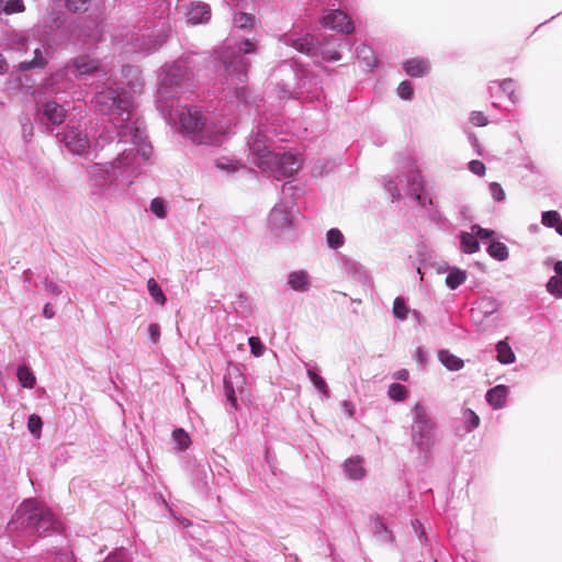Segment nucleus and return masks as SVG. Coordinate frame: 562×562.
Wrapping results in <instances>:
<instances>
[{"mask_svg": "<svg viewBox=\"0 0 562 562\" xmlns=\"http://www.w3.org/2000/svg\"><path fill=\"white\" fill-rule=\"evenodd\" d=\"M16 376L23 387L33 389L36 383L33 371L26 366H20L18 368Z\"/></svg>", "mask_w": 562, "mask_h": 562, "instance_id": "obj_22", "label": "nucleus"}, {"mask_svg": "<svg viewBox=\"0 0 562 562\" xmlns=\"http://www.w3.org/2000/svg\"><path fill=\"white\" fill-rule=\"evenodd\" d=\"M288 284L294 291L303 292L310 286V278L306 271H293L288 277Z\"/></svg>", "mask_w": 562, "mask_h": 562, "instance_id": "obj_17", "label": "nucleus"}, {"mask_svg": "<svg viewBox=\"0 0 562 562\" xmlns=\"http://www.w3.org/2000/svg\"><path fill=\"white\" fill-rule=\"evenodd\" d=\"M148 336L154 344H157L160 339V326L156 323L149 324L147 328Z\"/></svg>", "mask_w": 562, "mask_h": 562, "instance_id": "obj_47", "label": "nucleus"}, {"mask_svg": "<svg viewBox=\"0 0 562 562\" xmlns=\"http://www.w3.org/2000/svg\"><path fill=\"white\" fill-rule=\"evenodd\" d=\"M326 240L328 246H342L345 243V236L338 228H330L327 232Z\"/></svg>", "mask_w": 562, "mask_h": 562, "instance_id": "obj_36", "label": "nucleus"}, {"mask_svg": "<svg viewBox=\"0 0 562 562\" xmlns=\"http://www.w3.org/2000/svg\"><path fill=\"white\" fill-rule=\"evenodd\" d=\"M299 217L300 211L294 199H282L269 213L268 229L276 237L286 236L296 226Z\"/></svg>", "mask_w": 562, "mask_h": 562, "instance_id": "obj_6", "label": "nucleus"}, {"mask_svg": "<svg viewBox=\"0 0 562 562\" xmlns=\"http://www.w3.org/2000/svg\"><path fill=\"white\" fill-rule=\"evenodd\" d=\"M167 36L159 35L155 41H150V44L143 48L144 52L149 53L153 50H156L158 47H160L166 42Z\"/></svg>", "mask_w": 562, "mask_h": 562, "instance_id": "obj_50", "label": "nucleus"}, {"mask_svg": "<svg viewBox=\"0 0 562 562\" xmlns=\"http://www.w3.org/2000/svg\"><path fill=\"white\" fill-rule=\"evenodd\" d=\"M307 375H308L311 382L313 383V385L317 390L323 392L325 395H328V386L322 376H319L315 371H313L311 369L307 370Z\"/></svg>", "mask_w": 562, "mask_h": 562, "instance_id": "obj_38", "label": "nucleus"}, {"mask_svg": "<svg viewBox=\"0 0 562 562\" xmlns=\"http://www.w3.org/2000/svg\"><path fill=\"white\" fill-rule=\"evenodd\" d=\"M66 117V111L64 108L56 102H47L42 111V119H45L53 125H59Z\"/></svg>", "mask_w": 562, "mask_h": 562, "instance_id": "obj_15", "label": "nucleus"}, {"mask_svg": "<svg viewBox=\"0 0 562 562\" xmlns=\"http://www.w3.org/2000/svg\"><path fill=\"white\" fill-rule=\"evenodd\" d=\"M88 0H66V5L69 10L76 12L80 10H86V4Z\"/></svg>", "mask_w": 562, "mask_h": 562, "instance_id": "obj_49", "label": "nucleus"}, {"mask_svg": "<svg viewBox=\"0 0 562 562\" xmlns=\"http://www.w3.org/2000/svg\"><path fill=\"white\" fill-rule=\"evenodd\" d=\"M281 41L288 45L292 46L300 53H304L307 56H322L323 59L329 61H337L341 58L339 52L335 48H330L328 46H316L314 44V37L311 34L299 35L295 32L284 34Z\"/></svg>", "mask_w": 562, "mask_h": 562, "instance_id": "obj_8", "label": "nucleus"}, {"mask_svg": "<svg viewBox=\"0 0 562 562\" xmlns=\"http://www.w3.org/2000/svg\"><path fill=\"white\" fill-rule=\"evenodd\" d=\"M184 75L186 64L182 60L162 67L157 89V106L160 113L192 143L221 145L233 133V125L228 119H207L196 106L178 105L176 97Z\"/></svg>", "mask_w": 562, "mask_h": 562, "instance_id": "obj_2", "label": "nucleus"}, {"mask_svg": "<svg viewBox=\"0 0 562 562\" xmlns=\"http://www.w3.org/2000/svg\"><path fill=\"white\" fill-rule=\"evenodd\" d=\"M467 279V274L464 271L458 268H450L448 270V274L446 278V284L451 290L457 289L460 284H462Z\"/></svg>", "mask_w": 562, "mask_h": 562, "instance_id": "obj_23", "label": "nucleus"}, {"mask_svg": "<svg viewBox=\"0 0 562 562\" xmlns=\"http://www.w3.org/2000/svg\"><path fill=\"white\" fill-rule=\"evenodd\" d=\"M45 59L42 56V52L40 48H35L34 50V58L32 61H23L20 64L21 70H27L36 67H43L45 65Z\"/></svg>", "mask_w": 562, "mask_h": 562, "instance_id": "obj_31", "label": "nucleus"}, {"mask_svg": "<svg viewBox=\"0 0 562 562\" xmlns=\"http://www.w3.org/2000/svg\"><path fill=\"white\" fill-rule=\"evenodd\" d=\"M486 249H487L488 255L498 261H504L508 258L507 248H486Z\"/></svg>", "mask_w": 562, "mask_h": 562, "instance_id": "obj_46", "label": "nucleus"}, {"mask_svg": "<svg viewBox=\"0 0 562 562\" xmlns=\"http://www.w3.org/2000/svg\"><path fill=\"white\" fill-rule=\"evenodd\" d=\"M469 169L471 172L480 177L484 176L486 170L484 164L480 160L470 161Z\"/></svg>", "mask_w": 562, "mask_h": 562, "instance_id": "obj_48", "label": "nucleus"}, {"mask_svg": "<svg viewBox=\"0 0 562 562\" xmlns=\"http://www.w3.org/2000/svg\"><path fill=\"white\" fill-rule=\"evenodd\" d=\"M497 351V360L503 364L514 363L516 360V356L512 349V347L505 341L502 340L496 345Z\"/></svg>", "mask_w": 562, "mask_h": 562, "instance_id": "obj_21", "label": "nucleus"}, {"mask_svg": "<svg viewBox=\"0 0 562 562\" xmlns=\"http://www.w3.org/2000/svg\"><path fill=\"white\" fill-rule=\"evenodd\" d=\"M496 233L494 231L482 228L473 225L470 232H465L461 236V246H479L480 243L488 244V246H504L495 240Z\"/></svg>", "mask_w": 562, "mask_h": 562, "instance_id": "obj_12", "label": "nucleus"}, {"mask_svg": "<svg viewBox=\"0 0 562 562\" xmlns=\"http://www.w3.org/2000/svg\"><path fill=\"white\" fill-rule=\"evenodd\" d=\"M319 22L324 27L337 33L351 34L355 31L351 18L339 9L325 10Z\"/></svg>", "mask_w": 562, "mask_h": 562, "instance_id": "obj_10", "label": "nucleus"}, {"mask_svg": "<svg viewBox=\"0 0 562 562\" xmlns=\"http://www.w3.org/2000/svg\"><path fill=\"white\" fill-rule=\"evenodd\" d=\"M468 249H469V252H473L476 248L470 247Z\"/></svg>", "mask_w": 562, "mask_h": 562, "instance_id": "obj_64", "label": "nucleus"}, {"mask_svg": "<svg viewBox=\"0 0 562 562\" xmlns=\"http://www.w3.org/2000/svg\"><path fill=\"white\" fill-rule=\"evenodd\" d=\"M256 45L249 40H245L238 50L227 48L218 54V58L223 64L224 72L236 83L244 82V76L248 69V63L243 54L254 53Z\"/></svg>", "mask_w": 562, "mask_h": 562, "instance_id": "obj_7", "label": "nucleus"}, {"mask_svg": "<svg viewBox=\"0 0 562 562\" xmlns=\"http://www.w3.org/2000/svg\"><path fill=\"white\" fill-rule=\"evenodd\" d=\"M215 166L217 169L225 171L227 173L236 172L241 168V164L237 160L221 157L215 160Z\"/></svg>", "mask_w": 562, "mask_h": 562, "instance_id": "obj_27", "label": "nucleus"}, {"mask_svg": "<svg viewBox=\"0 0 562 562\" xmlns=\"http://www.w3.org/2000/svg\"><path fill=\"white\" fill-rule=\"evenodd\" d=\"M346 475L351 480H361L366 475V470L360 458H350L344 463Z\"/></svg>", "mask_w": 562, "mask_h": 562, "instance_id": "obj_19", "label": "nucleus"}, {"mask_svg": "<svg viewBox=\"0 0 562 562\" xmlns=\"http://www.w3.org/2000/svg\"><path fill=\"white\" fill-rule=\"evenodd\" d=\"M255 18L247 13H238L234 16V26L238 29H247L254 25Z\"/></svg>", "mask_w": 562, "mask_h": 562, "instance_id": "obj_35", "label": "nucleus"}, {"mask_svg": "<svg viewBox=\"0 0 562 562\" xmlns=\"http://www.w3.org/2000/svg\"><path fill=\"white\" fill-rule=\"evenodd\" d=\"M470 122L475 126H485L488 123L487 117L484 115L483 112L480 111H473L470 114Z\"/></svg>", "mask_w": 562, "mask_h": 562, "instance_id": "obj_44", "label": "nucleus"}, {"mask_svg": "<svg viewBox=\"0 0 562 562\" xmlns=\"http://www.w3.org/2000/svg\"><path fill=\"white\" fill-rule=\"evenodd\" d=\"M414 358L422 366H424L426 363V360H427L426 352L422 348H417L415 350Z\"/></svg>", "mask_w": 562, "mask_h": 562, "instance_id": "obj_54", "label": "nucleus"}, {"mask_svg": "<svg viewBox=\"0 0 562 562\" xmlns=\"http://www.w3.org/2000/svg\"><path fill=\"white\" fill-rule=\"evenodd\" d=\"M554 272H555V276H558L559 278L562 279V261H557L554 263Z\"/></svg>", "mask_w": 562, "mask_h": 562, "instance_id": "obj_60", "label": "nucleus"}, {"mask_svg": "<svg viewBox=\"0 0 562 562\" xmlns=\"http://www.w3.org/2000/svg\"><path fill=\"white\" fill-rule=\"evenodd\" d=\"M488 190H490V193L492 195V198L497 201V202H502L505 200V191L504 189L502 188V186L497 182H491L490 186H488Z\"/></svg>", "mask_w": 562, "mask_h": 562, "instance_id": "obj_43", "label": "nucleus"}, {"mask_svg": "<svg viewBox=\"0 0 562 562\" xmlns=\"http://www.w3.org/2000/svg\"><path fill=\"white\" fill-rule=\"evenodd\" d=\"M147 289L150 294V296L154 299V301L159 305H165L166 303V296L160 288V285L157 283L155 279H149L147 281Z\"/></svg>", "mask_w": 562, "mask_h": 562, "instance_id": "obj_28", "label": "nucleus"}, {"mask_svg": "<svg viewBox=\"0 0 562 562\" xmlns=\"http://www.w3.org/2000/svg\"><path fill=\"white\" fill-rule=\"evenodd\" d=\"M405 72L411 77H423L428 74L430 63L427 58L414 57L403 63Z\"/></svg>", "mask_w": 562, "mask_h": 562, "instance_id": "obj_14", "label": "nucleus"}, {"mask_svg": "<svg viewBox=\"0 0 562 562\" xmlns=\"http://www.w3.org/2000/svg\"><path fill=\"white\" fill-rule=\"evenodd\" d=\"M150 211L158 217L165 218L167 216V203L161 198H155L150 202Z\"/></svg>", "mask_w": 562, "mask_h": 562, "instance_id": "obj_33", "label": "nucleus"}, {"mask_svg": "<svg viewBox=\"0 0 562 562\" xmlns=\"http://www.w3.org/2000/svg\"><path fill=\"white\" fill-rule=\"evenodd\" d=\"M60 562H72V559L69 555H64Z\"/></svg>", "mask_w": 562, "mask_h": 562, "instance_id": "obj_63", "label": "nucleus"}, {"mask_svg": "<svg viewBox=\"0 0 562 562\" xmlns=\"http://www.w3.org/2000/svg\"><path fill=\"white\" fill-rule=\"evenodd\" d=\"M409 376V373L406 369H401L395 372L394 378L397 380L406 381Z\"/></svg>", "mask_w": 562, "mask_h": 562, "instance_id": "obj_56", "label": "nucleus"}, {"mask_svg": "<svg viewBox=\"0 0 562 562\" xmlns=\"http://www.w3.org/2000/svg\"><path fill=\"white\" fill-rule=\"evenodd\" d=\"M24 3L22 0H9L3 2L0 0V13L12 14L24 11Z\"/></svg>", "mask_w": 562, "mask_h": 562, "instance_id": "obj_29", "label": "nucleus"}, {"mask_svg": "<svg viewBox=\"0 0 562 562\" xmlns=\"http://www.w3.org/2000/svg\"><path fill=\"white\" fill-rule=\"evenodd\" d=\"M469 139H470V142H471V144H472V146H473L474 148H477V147H479V140H477V138H476L475 136L470 135V136H469Z\"/></svg>", "mask_w": 562, "mask_h": 562, "instance_id": "obj_61", "label": "nucleus"}, {"mask_svg": "<svg viewBox=\"0 0 562 562\" xmlns=\"http://www.w3.org/2000/svg\"><path fill=\"white\" fill-rule=\"evenodd\" d=\"M412 426L411 439L419 456L427 459L435 445L436 423L431 418L428 408L422 402H417L411 409Z\"/></svg>", "mask_w": 562, "mask_h": 562, "instance_id": "obj_5", "label": "nucleus"}, {"mask_svg": "<svg viewBox=\"0 0 562 562\" xmlns=\"http://www.w3.org/2000/svg\"><path fill=\"white\" fill-rule=\"evenodd\" d=\"M560 221L561 216L557 211H547L542 213L541 222L547 227L557 228Z\"/></svg>", "mask_w": 562, "mask_h": 562, "instance_id": "obj_39", "label": "nucleus"}, {"mask_svg": "<svg viewBox=\"0 0 562 562\" xmlns=\"http://www.w3.org/2000/svg\"><path fill=\"white\" fill-rule=\"evenodd\" d=\"M7 72V60L2 54H0V75Z\"/></svg>", "mask_w": 562, "mask_h": 562, "instance_id": "obj_59", "label": "nucleus"}, {"mask_svg": "<svg viewBox=\"0 0 562 562\" xmlns=\"http://www.w3.org/2000/svg\"><path fill=\"white\" fill-rule=\"evenodd\" d=\"M187 20L191 24H200L207 22L211 16V9L207 4L201 2H192L187 10Z\"/></svg>", "mask_w": 562, "mask_h": 562, "instance_id": "obj_13", "label": "nucleus"}, {"mask_svg": "<svg viewBox=\"0 0 562 562\" xmlns=\"http://www.w3.org/2000/svg\"><path fill=\"white\" fill-rule=\"evenodd\" d=\"M515 82L512 79H505L501 82H492L488 87L491 93H493L494 90H502L504 93L508 95V98L514 102L516 100L514 92H515Z\"/></svg>", "mask_w": 562, "mask_h": 562, "instance_id": "obj_24", "label": "nucleus"}, {"mask_svg": "<svg viewBox=\"0 0 562 562\" xmlns=\"http://www.w3.org/2000/svg\"><path fill=\"white\" fill-rule=\"evenodd\" d=\"M507 395V386L499 384L487 391L486 401L494 409H498L505 406Z\"/></svg>", "mask_w": 562, "mask_h": 562, "instance_id": "obj_16", "label": "nucleus"}, {"mask_svg": "<svg viewBox=\"0 0 562 562\" xmlns=\"http://www.w3.org/2000/svg\"><path fill=\"white\" fill-rule=\"evenodd\" d=\"M225 396L233 407H237V400L232 383L228 380H224Z\"/></svg>", "mask_w": 562, "mask_h": 562, "instance_id": "obj_45", "label": "nucleus"}, {"mask_svg": "<svg viewBox=\"0 0 562 562\" xmlns=\"http://www.w3.org/2000/svg\"><path fill=\"white\" fill-rule=\"evenodd\" d=\"M547 291L555 297H562V279L558 276H553L547 283Z\"/></svg>", "mask_w": 562, "mask_h": 562, "instance_id": "obj_34", "label": "nucleus"}, {"mask_svg": "<svg viewBox=\"0 0 562 562\" xmlns=\"http://www.w3.org/2000/svg\"><path fill=\"white\" fill-rule=\"evenodd\" d=\"M385 189L392 194L393 198H396L400 195V191L396 187V184L390 180L385 183Z\"/></svg>", "mask_w": 562, "mask_h": 562, "instance_id": "obj_55", "label": "nucleus"}, {"mask_svg": "<svg viewBox=\"0 0 562 562\" xmlns=\"http://www.w3.org/2000/svg\"><path fill=\"white\" fill-rule=\"evenodd\" d=\"M104 562H127V557L124 550H119L109 555Z\"/></svg>", "mask_w": 562, "mask_h": 562, "instance_id": "obj_52", "label": "nucleus"}, {"mask_svg": "<svg viewBox=\"0 0 562 562\" xmlns=\"http://www.w3.org/2000/svg\"><path fill=\"white\" fill-rule=\"evenodd\" d=\"M27 42V34L26 33H15L11 37V43L14 47H22Z\"/></svg>", "mask_w": 562, "mask_h": 562, "instance_id": "obj_51", "label": "nucleus"}, {"mask_svg": "<svg viewBox=\"0 0 562 562\" xmlns=\"http://www.w3.org/2000/svg\"><path fill=\"white\" fill-rule=\"evenodd\" d=\"M61 142L75 155L89 156L91 151L90 143L85 134L77 127H67Z\"/></svg>", "mask_w": 562, "mask_h": 562, "instance_id": "obj_11", "label": "nucleus"}, {"mask_svg": "<svg viewBox=\"0 0 562 562\" xmlns=\"http://www.w3.org/2000/svg\"><path fill=\"white\" fill-rule=\"evenodd\" d=\"M249 156L262 172L281 180L292 177L303 164L300 155L292 151H277L262 124H258L248 139Z\"/></svg>", "mask_w": 562, "mask_h": 562, "instance_id": "obj_3", "label": "nucleus"}, {"mask_svg": "<svg viewBox=\"0 0 562 562\" xmlns=\"http://www.w3.org/2000/svg\"><path fill=\"white\" fill-rule=\"evenodd\" d=\"M248 344L250 346L251 353L255 357H260L263 355L266 347L263 346V344L260 341V339L258 337H255V336L250 337L248 339Z\"/></svg>", "mask_w": 562, "mask_h": 562, "instance_id": "obj_42", "label": "nucleus"}, {"mask_svg": "<svg viewBox=\"0 0 562 562\" xmlns=\"http://www.w3.org/2000/svg\"><path fill=\"white\" fill-rule=\"evenodd\" d=\"M463 419L469 431L475 429L480 425V417L470 408H465L463 411Z\"/></svg>", "mask_w": 562, "mask_h": 562, "instance_id": "obj_37", "label": "nucleus"}, {"mask_svg": "<svg viewBox=\"0 0 562 562\" xmlns=\"http://www.w3.org/2000/svg\"><path fill=\"white\" fill-rule=\"evenodd\" d=\"M357 57L369 68H374L376 66V57L373 50L367 45H361L357 48Z\"/></svg>", "mask_w": 562, "mask_h": 562, "instance_id": "obj_25", "label": "nucleus"}, {"mask_svg": "<svg viewBox=\"0 0 562 562\" xmlns=\"http://www.w3.org/2000/svg\"><path fill=\"white\" fill-rule=\"evenodd\" d=\"M172 439L176 443V448L180 451L188 449L191 445V438L189 434L182 428H177L172 431Z\"/></svg>", "mask_w": 562, "mask_h": 562, "instance_id": "obj_26", "label": "nucleus"}, {"mask_svg": "<svg viewBox=\"0 0 562 562\" xmlns=\"http://www.w3.org/2000/svg\"><path fill=\"white\" fill-rule=\"evenodd\" d=\"M123 81L130 92L120 91L111 85L98 92L94 98L97 109L111 116L112 124L117 130L120 142L128 144L115 160L109 165L94 164L87 170L89 180L97 188H104L112 181L122 179L132 182L144 164L153 155V147L146 140L143 130L134 120L135 102L133 94L143 90V80L138 68L126 66L122 69Z\"/></svg>", "mask_w": 562, "mask_h": 562, "instance_id": "obj_1", "label": "nucleus"}, {"mask_svg": "<svg viewBox=\"0 0 562 562\" xmlns=\"http://www.w3.org/2000/svg\"><path fill=\"white\" fill-rule=\"evenodd\" d=\"M557 233H559L560 235H562V218L561 221L559 222L557 228H555Z\"/></svg>", "mask_w": 562, "mask_h": 562, "instance_id": "obj_62", "label": "nucleus"}, {"mask_svg": "<svg viewBox=\"0 0 562 562\" xmlns=\"http://www.w3.org/2000/svg\"><path fill=\"white\" fill-rule=\"evenodd\" d=\"M408 189L411 194L414 195L422 205H426V199L422 195L424 190V180L418 171H414L409 175Z\"/></svg>", "mask_w": 562, "mask_h": 562, "instance_id": "obj_18", "label": "nucleus"}, {"mask_svg": "<svg viewBox=\"0 0 562 562\" xmlns=\"http://www.w3.org/2000/svg\"><path fill=\"white\" fill-rule=\"evenodd\" d=\"M44 288L47 292H49L53 295H59L61 293L60 286L57 283L47 279L44 281Z\"/></svg>", "mask_w": 562, "mask_h": 562, "instance_id": "obj_53", "label": "nucleus"}, {"mask_svg": "<svg viewBox=\"0 0 562 562\" xmlns=\"http://www.w3.org/2000/svg\"><path fill=\"white\" fill-rule=\"evenodd\" d=\"M99 69V63L90 57L82 56L77 59H75L72 65H69L65 68L64 71L57 72L52 78L50 83V90L53 92H59L67 89V86L56 87L53 86L58 82L59 79L67 77V76H74L75 78L79 79L83 75L92 74L93 71Z\"/></svg>", "mask_w": 562, "mask_h": 562, "instance_id": "obj_9", "label": "nucleus"}, {"mask_svg": "<svg viewBox=\"0 0 562 562\" xmlns=\"http://www.w3.org/2000/svg\"><path fill=\"white\" fill-rule=\"evenodd\" d=\"M54 311H53V307L50 306V304H46L43 308V315L46 317V318H53L54 317Z\"/></svg>", "mask_w": 562, "mask_h": 562, "instance_id": "obj_58", "label": "nucleus"}, {"mask_svg": "<svg viewBox=\"0 0 562 562\" xmlns=\"http://www.w3.org/2000/svg\"><path fill=\"white\" fill-rule=\"evenodd\" d=\"M409 308L407 307L404 299L396 297L393 303V314L398 319H406Z\"/></svg>", "mask_w": 562, "mask_h": 562, "instance_id": "obj_32", "label": "nucleus"}, {"mask_svg": "<svg viewBox=\"0 0 562 562\" xmlns=\"http://www.w3.org/2000/svg\"><path fill=\"white\" fill-rule=\"evenodd\" d=\"M56 521L52 512L35 499L24 501L8 522L10 533L25 536L43 535L54 528Z\"/></svg>", "mask_w": 562, "mask_h": 562, "instance_id": "obj_4", "label": "nucleus"}, {"mask_svg": "<svg viewBox=\"0 0 562 562\" xmlns=\"http://www.w3.org/2000/svg\"><path fill=\"white\" fill-rule=\"evenodd\" d=\"M342 407H344L345 413H346L348 416H350V417H351V416H353L355 407H353V405H352V403H351V402H349V401H345V402L342 403Z\"/></svg>", "mask_w": 562, "mask_h": 562, "instance_id": "obj_57", "label": "nucleus"}, {"mask_svg": "<svg viewBox=\"0 0 562 562\" xmlns=\"http://www.w3.org/2000/svg\"><path fill=\"white\" fill-rule=\"evenodd\" d=\"M387 394L392 400L401 402L407 397L408 392L404 385L393 383L389 386Z\"/></svg>", "mask_w": 562, "mask_h": 562, "instance_id": "obj_30", "label": "nucleus"}, {"mask_svg": "<svg viewBox=\"0 0 562 562\" xmlns=\"http://www.w3.org/2000/svg\"><path fill=\"white\" fill-rule=\"evenodd\" d=\"M42 419L38 415L36 414H32L30 417H29V420H27V429L30 430V432L36 437H40L41 436V429H42Z\"/></svg>", "mask_w": 562, "mask_h": 562, "instance_id": "obj_40", "label": "nucleus"}, {"mask_svg": "<svg viewBox=\"0 0 562 562\" xmlns=\"http://www.w3.org/2000/svg\"><path fill=\"white\" fill-rule=\"evenodd\" d=\"M440 362L451 371H458L463 368V360L450 353L447 350H441L438 355Z\"/></svg>", "mask_w": 562, "mask_h": 562, "instance_id": "obj_20", "label": "nucleus"}, {"mask_svg": "<svg viewBox=\"0 0 562 562\" xmlns=\"http://www.w3.org/2000/svg\"><path fill=\"white\" fill-rule=\"evenodd\" d=\"M397 94L403 100H411L414 94V88L407 80L402 81L397 87Z\"/></svg>", "mask_w": 562, "mask_h": 562, "instance_id": "obj_41", "label": "nucleus"}]
</instances>
